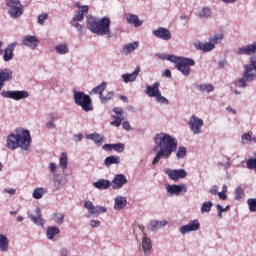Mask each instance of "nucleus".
I'll list each match as a JSON object with an SVG mask.
<instances>
[{"label": "nucleus", "instance_id": "obj_18", "mask_svg": "<svg viewBox=\"0 0 256 256\" xmlns=\"http://www.w3.org/2000/svg\"><path fill=\"white\" fill-rule=\"evenodd\" d=\"M16 46H17V43H12L5 48L4 54H3L4 61L8 62L14 58V50Z\"/></svg>", "mask_w": 256, "mask_h": 256}, {"label": "nucleus", "instance_id": "obj_27", "mask_svg": "<svg viewBox=\"0 0 256 256\" xmlns=\"http://www.w3.org/2000/svg\"><path fill=\"white\" fill-rule=\"evenodd\" d=\"M127 205V198L126 197H116L115 199V205L114 208L115 210H122L123 208H125Z\"/></svg>", "mask_w": 256, "mask_h": 256}, {"label": "nucleus", "instance_id": "obj_57", "mask_svg": "<svg viewBox=\"0 0 256 256\" xmlns=\"http://www.w3.org/2000/svg\"><path fill=\"white\" fill-rule=\"evenodd\" d=\"M82 140H83V135L82 134H75L74 135V141L81 142Z\"/></svg>", "mask_w": 256, "mask_h": 256}, {"label": "nucleus", "instance_id": "obj_41", "mask_svg": "<svg viewBox=\"0 0 256 256\" xmlns=\"http://www.w3.org/2000/svg\"><path fill=\"white\" fill-rule=\"evenodd\" d=\"M46 193L44 188H36L33 191V198L35 199H41L43 197V195Z\"/></svg>", "mask_w": 256, "mask_h": 256}, {"label": "nucleus", "instance_id": "obj_30", "mask_svg": "<svg viewBox=\"0 0 256 256\" xmlns=\"http://www.w3.org/2000/svg\"><path fill=\"white\" fill-rule=\"evenodd\" d=\"M60 229L56 226L48 227L46 231V235L48 239H54L56 235H59Z\"/></svg>", "mask_w": 256, "mask_h": 256}, {"label": "nucleus", "instance_id": "obj_11", "mask_svg": "<svg viewBox=\"0 0 256 256\" xmlns=\"http://www.w3.org/2000/svg\"><path fill=\"white\" fill-rule=\"evenodd\" d=\"M1 95L4 98H10L14 100H20L29 97V93L27 91H2Z\"/></svg>", "mask_w": 256, "mask_h": 256}, {"label": "nucleus", "instance_id": "obj_43", "mask_svg": "<svg viewBox=\"0 0 256 256\" xmlns=\"http://www.w3.org/2000/svg\"><path fill=\"white\" fill-rule=\"evenodd\" d=\"M200 18H207L211 16V9L204 7L200 12H198Z\"/></svg>", "mask_w": 256, "mask_h": 256}, {"label": "nucleus", "instance_id": "obj_24", "mask_svg": "<svg viewBox=\"0 0 256 256\" xmlns=\"http://www.w3.org/2000/svg\"><path fill=\"white\" fill-rule=\"evenodd\" d=\"M140 71H141V68L137 67L132 74H124V75H122L123 81L125 83L134 82L137 79Z\"/></svg>", "mask_w": 256, "mask_h": 256}, {"label": "nucleus", "instance_id": "obj_6", "mask_svg": "<svg viewBox=\"0 0 256 256\" xmlns=\"http://www.w3.org/2000/svg\"><path fill=\"white\" fill-rule=\"evenodd\" d=\"M74 101L85 112L93 110L92 99L84 92H74Z\"/></svg>", "mask_w": 256, "mask_h": 256}, {"label": "nucleus", "instance_id": "obj_29", "mask_svg": "<svg viewBox=\"0 0 256 256\" xmlns=\"http://www.w3.org/2000/svg\"><path fill=\"white\" fill-rule=\"evenodd\" d=\"M87 139L95 142L96 145L101 146L104 142V137H101L98 133L89 134L86 136Z\"/></svg>", "mask_w": 256, "mask_h": 256}, {"label": "nucleus", "instance_id": "obj_15", "mask_svg": "<svg viewBox=\"0 0 256 256\" xmlns=\"http://www.w3.org/2000/svg\"><path fill=\"white\" fill-rule=\"evenodd\" d=\"M112 183V188L116 190L122 188L126 183H128V179L124 174H117Z\"/></svg>", "mask_w": 256, "mask_h": 256}, {"label": "nucleus", "instance_id": "obj_46", "mask_svg": "<svg viewBox=\"0 0 256 256\" xmlns=\"http://www.w3.org/2000/svg\"><path fill=\"white\" fill-rule=\"evenodd\" d=\"M113 97H114V92H108V93L106 94V96L102 95V96L100 97V101H101L102 103H107L108 101H111V100L113 99Z\"/></svg>", "mask_w": 256, "mask_h": 256}, {"label": "nucleus", "instance_id": "obj_1", "mask_svg": "<svg viewBox=\"0 0 256 256\" xmlns=\"http://www.w3.org/2000/svg\"><path fill=\"white\" fill-rule=\"evenodd\" d=\"M154 141L156 146L153 151H158L159 148L160 150L157 152L155 158L153 159L152 165H156L162 157L165 159L170 158L178 147V143L169 134H157L154 138Z\"/></svg>", "mask_w": 256, "mask_h": 256}, {"label": "nucleus", "instance_id": "obj_3", "mask_svg": "<svg viewBox=\"0 0 256 256\" xmlns=\"http://www.w3.org/2000/svg\"><path fill=\"white\" fill-rule=\"evenodd\" d=\"M87 28L95 34H98L100 36L104 35H110L111 30V20L109 17H103L100 20L92 17V16H87Z\"/></svg>", "mask_w": 256, "mask_h": 256}, {"label": "nucleus", "instance_id": "obj_19", "mask_svg": "<svg viewBox=\"0 0 256 256\" xmlns=\"http://www.w3.org/2000/svg\"><path fill=\"white\" fill-rule=\"evenodd\" d=\"M167 191L171 194H177L179 195L181 192L186 193L187 192V185L180 184V185H169L167 187Z\"/></svg>", "mask_w": 256, "mask_h": 256}, {"label": "nucleus", "instance_id": "obj_53", "mask_svg": "<svg viewBox=\"0 0 256 256\" xmlns=\"http://www.w3.org/2000/svg\"><path fill=\"white\" fill-rule=\"evenodd\" d=\"M74 27L76 28V30L78 31V33L83 34L84 32V27L80 24V23H75Z\"/></svg>", "mask_w": 256, "mask_h": 256}, {"label": "nucleus", "instance_id": "obj_42", "mask_svg": "<svg viewBox=\"0 0 256 256\" xmlns=\"http://www.w3.org/2000/svg\"><path fill=\"white\" fill-rule=\"evenodd\" d=\"M212 207H213V202H211V201L204 202L201 206V213L211 211Z\"/></svg>", "mask_w": 256, "mask_h": 256}, {"label": "nucleus", "instance_id": "obj_32", "mask_svg": "<svg viewBox=\"0 0 256 256\" xmlns=\"http://www.w3.org/2000/svg\"><path fill=\"white\" fill-rule=\"evenodd\" d=\"M0 249L2 251H8L9 249V240L7 238V236L1 234L0 235Z\"/></svg>", "mask_w": 256, "mask_h": 256}, {"label": "nucleus", "instance_id": "obj_25", "mask_svg": "<svg viewBox=\"0 0 256 256\" xmlns=\"http://www.w3.org/2000/svg\"><path fill=\"white\" fill-rule=\"evenodd\" d=\"M125 18L129 24H133L134 27H140L143 25V22L139 19L137 15L127 14Z\"/></svg>", "mask_w": 256, "mask_h": 256}, {"label": "nucleus", "instance_id": "obj_9", "mask_svg": "<svg viewBox=\"0 0 256 256\" xmlns=\"http://www.w3.org/2000/svg\"><path fill=\"white\" fill-rule=\"evenodd\" d=\"M84 207L88 210L89 215L91 216H99L102 213L107 212V208L103 206H96L93 204L92 201H85Z\"/></svg>", "mask_w": 256, "mask_h": 256}, {"label": "nucleus", "instance_id": "obj_49", "mask_svg": "<svg viewBox=\"0 0 256 256\" xmlns=\"http://www.w3.org/2000/svg\"><path fill=\"white\" fill-rule=\"evenodd\" d=\"M113 150L122 153L125 150V145L123 143L113 144Z\"/></svg>", "mask_w": 256, "mask_h": 256}, {"label": "nucleus", "instance_id": "obj_40", "mask_svg": "<svg viewBox=\"0 0 256 256\" xmlns=\"http://www.w3.org/2000/svg\"><path fill=\"white\" fill-rule=\"evenodd\" d=\"M197 88L201 91V92H212L215 88L213 87V85L211 84H202V85H198Z\"/></svg>", "mask_w": 256, "mask_h": 256}, {"label": "nucleus", "instance_id": "obj_36", "mask_svg": "<svg viewBox=\"0 0 256 256\" xmlns=\"http://www.w3.org/2000/svg\"><path fill=\"white\" fill-rule=\"evenodd\" d=\"M142 248H143V251L145 253H147V251H151V249H152V240L150 238H143Z\"/></svg>", "mask_w": 256, "mask_h": 256}, {"label": "nucleus", "instance_id": "obj_20", "mask_svg": "<svg viewBox=\"0 0 256 256\" xmlns=\"http://www.w3.org/2000/svg\"><path fill=\"white\" fill-rule=\"evenodd\" d=\"M159 87H160V83L155 82L153 84V86H147L145 93L150 97H155L156 98L158 95L161 94V91H160Z\"/></svg>", "mask_w": 256, "mask_h": 256}, {"label": "nucleus", "instance_id": "obj_45", "mask_svg": "<svg viewBox=\"0 0 256 256\" xmlns=\"http://www.w3.org/2000/svg\"><path fill=\"white\" fill-rule=\"evenodd\" d=\"M247 204L249 206V210L251 212H256V198H250L247 200Z\"/></svg>", "mask_w": 256, "mask_h": 256}, {"label": "nucleus", "instance_id": "obj_21", "mask_svg": "<svg viewBox=\"0 0 256 256\" xmlns=\"http://www.w3.org/2000/svg\"><path fill=\"white\" fill-rule=\"evenodd\" d=\"M23 44L26 45L27 47L31 48V49H34V48L38 47L39 40L35 36L28 35L24 38Z\"/></svg>", "mask_w": 256, "mask_h": 256}, {"label": "nucleus", "instance_id": "obj_22", "mask_svg": "<svg viewBox=\"0 0 256 256\" xmlns=\"http://www.w3.org/2000/svg\"><path fill=\"white\" fill-rule=\"evenodd\" d=\"M90 7L85 5L82 6L79 11L76 12L75 16L73 17L74 21H83L85 18V15L89 13Z\"/></svg>", "mask_w": 256, "mask_h": 256}, {"label": "nucleus", "instance_id": "obj_59", "mask_svg": "<svg viewBox=\"0 0 256 256\" xmlns=\"http://www.w3.org/2000/svg\"><path fill=\"white\" fill-rule=\"evenodd\" d=\"M46 127L48 129H54V128H56V124L52 121H49V122L46 123Z\"/></svg>", "mask_w": 256, "mask_h": 256}, {"label": "nucleus", "instance_id": "obj_44", "mask_svg": "<svg viewBox=\"0 0 256 256\" xmlns=\"http://www.w3.org/2000/svg\"><path fill=\"white\" fill-rule=\"evenodd\" d=\"M243 196H245V191H243L242 187H237L235 190V199L241 200L243 199Z\"/></svg>", "mask_w": 256, "mask_h": 256}, {"label": "nucleus", "instance_id": "obj_47", "mask_svg": "<svg viewBox=\"0 0 256 256\" xmlns=\"http://www.w3.org/2000/svg\"><path fill=\"white\" fill-rule=\"evenodd\" d=\"M176 155L178 158H184L187 155V148L180 146Z\"/></svg>", "mask_w": 256, "mask_h": 256}, {"label": "nucleus", "instance_id": "obj_14", "mask_svg": "<svg viewBox=\"0 0 256 256\" xmlns=\"http://www.w3.org/2000/svg\"><path fill=\"white\" fill-rule=\"evenodd\" d=\"M166 174L169 176V178L175 182L179 181L180 178H186L187 177V171L184 169H178V170H167Z\"/></svg>", "mask_w": 256, "mask_h": 256}, {"label": "nucleus", "instance_id": "obj_4", "mask_svg": "<svg viewBox=\"0 0 256 256\" xmlns=\"http://www.w3.org/2000/svg\"><path fill=\"white\" fill-rule=\"evenodd\" d=\"M162 60H169L175 63L176 68L184 75L189 76L191 74V68L189 66H195V60L185 57H177L174 55H163Z\"/></svg>", "mask_w": 256, "mask_h": 256}, {"label": "nucleus", "instance_id": "obj_12", "mask_svg": "<svg viewBox=\"0 0 256 256\" xmlns=\"http://www.w3.org/2000/svg\"><path fill=\"white\" fill-rule=\"evenodd\" d=\"M188 124L194 134H199L201 132V126H203V121L197 118V116L192 115Z\"/></svg>", "mask_w": 256, "mask_h": 256}, {"label": "nucleus", "instance_id": "obj_37", "mask_svg": "<svg viewBox=\"0 0 256 256\" xmlns=\"http://www.w3.org/2000/svg\"><path fill=\"white\" fill-rule=\"evenodd\" d=\"M139 42L130 43L128 45H125L123 47V50L126 52V54L132 53L134 50L138 49Z\"/></svg>", "mask_w": 256, "mask_h": 256}, {"label": "nucleus", "instance_id": "obj_64", "mask_svg": "<svg viewBox=\"0 0 256 256\" xmlns=\"http://www.w3.org/2000/svg\"><path fill=\"white\" fill-rule=\"evenodd\" d=\"M60 255H61V256H68V251H67V249L62 248V249L60 250Z\"/></svg>", "mask_w": 256, "mask_h": 256}, {"label": "nucleus", "instance_id": "obj_17", "mask_svg": "<svg viewBox=\"0 0 256 256\" xmlns=\"http://www.w3.org/2000/svg\"><path fill=\"white\" fill-rule=\"evenodd\" d=\"M153 35L162 40H170L172 38L171 32L165 28H158L154 30Z\"/></svg>", "mask_w": 256, "mask_h": 256}, {"label": "nucleus", "instance_id": "obj_7", "mask_svg": "<svg viewBox=\"0 0 256 256\" xmlns=\"http://www.w3.org/2000/svg\"><path fill=\"white\" fill-rule=\"evenodd\" d=\"M8 14L12 19H18L24 13V7L20 0H7Z\"/></svg>", "mask_w": 256, "mask_h": 256}, {"label": "nucleus", "instance_id": "obj_55", "mask_svg": "<svg viewBox=\"0 0 256 256\" xmlns=\"http://www.w3.org/2000/svg\"><path fill=\"white\" fill-rule=\"evenodd\" d=\"M102 148H103L105 151H112V150H114L113 144H105V145H103Z\"/></svg>", "mask_w": 256, "mask_h": 256}, {"label": "nucleus", "instance_id": "obj_13", "mask_svg": "<svg viewBox=\"0 0 256 256\" xmlns=\"http://www.w3.org/2000/svg\"><path fill=\"white\" fill-rule=\"evenodd\" d=\"M200 227L199 220H192L187 225L181 227L180 233L185 235L186 233H191V231H199Z\"/></svg>", "mask_w": 256, "mask_h": 256}, {"label": "nucleus", "instance_id": "obj_61", "mask_svg": "<svg viewBox=\"0 0 256 256\" xmlns=\"http://www.w3.org/2000/svg\"><path fill=\"white\" fill-rule=\"evenodd\" d=\"M218 196L222 200H226L227 199V194L225 192H219Z\"/></svg>", "mask_w": 256, "mask_h": 256}, {"label": "nucleus", "instance_id": "obj_39", "mask_svg": "<svg viewBox=\"0 0 256 256\" xmlns=\"http://www.w3.org/2000/svg\"><path fill=\"white\" fill-rule=\"evenodd\" d=\"M55 50L58 54L60 55H64L67 54L69 52V48L67 45L65 44H59L55 47Z\"/></svg>", "mask_w": 256, "mask_h": 256}, {"label": "nucleus", "instance_id": "obj_34", "mask_svg": "<svg viewBox=\"0 0 256 256\" xmlns=\"http://www.w3.org/2000/svg\"><path fill=\"white\" fill-rule=\"evenodd\" d=\"M166 225H168V222L165 220L162 221H152L150 223V227L153 231H155V229H161V227H165Z\"/></svg>", "mask_w": 256, "mask_h": 256}, {"label": "nucleus", "instance_id": "obj_8", "mask_svg": "<svg viewBox=\"0 0 256 256\" xmlns=\"http://www.w3.org/2000/svg\"><path fill=\"white\" fill-rule=\"evenodd\" d=\"M223 40V34H217L214 37L209 39L207 43H197L195 47L197 50H202L204 52H209L215 49V44L221 42Z\"/></svg>", "mask_w": 256, "mask_h": 256}, {"label": "nucleus", "instance_id": "obj_23", "mask_svg": "<svg viewBox=\"0 0 256 256\" xmlns=\"http://www.w3.org/2000/svg\"><path fill=\"white\" fill-rule=\"evenodd\" d=\"M256 53V43L238 49V55H253Z\"/></svg>", "mask_w": 256, "mask_h": 256}, {"label": "nucleus", "instance_id": "obj_58", "mask_svg": "<svg viewBox=\"0 0 256 256\" xmlns=\"http://www.w3.org/2000/svg\"><path fill=\"white\" fill-rule=\"evenodd\" d=\"M113 112H114L116 115H120V116H122V114H123V110H122L121 108H119V107L114 108V109H113Z\"/></svg>", "mask_w": 256, "mask_h": 256}, {"label": "nucleus", "instance_id": "obj_33", "mask_svg": "<svg viewBox=\"0 0 256 256\" xmlns=\"http://www.w3.org/2000/svg\"><path fill=\"white\" fill-rule=\"evenodd\" d=\"M59 166L62 170L67 169V167H68V155H67V153L63 152L61 154V157L59 159Z\"/></svg>", "mask_w": 256, "mask_h": 256}, {"label": "nucleus", "instance_id": "obj_60", "mask_svg": "<svg viewBox=\"0 0 256 256\" xmlns=\"http://www.w3.org/2000/svg\"><path fill=\"white\" fill-rule=\"evenodd\" d=\"M218 191H219V188L217 186H213L212 188H210V193L212 195H217Z\"/></svg>", "mask_w": 256, "mask_h": 256}, {"label": "nucleus", "instance_id": "obj_26", "mask_svg": "<svg viewBox=\"0 0 256 256\" xmlns=\"http://www.w3.org/2000/svg\"><path fill=\"white\" fill-rule=\"evenodd\" d=\"M120 163H121V157L120 156H116V155L108 156L104 160V165L106 167H110L113 164L118 165Z\"/></svg>", "mask_w": 256, "mask_h": 256}, {"label": "nucleus", "instance_id": "obj_5", "mask_svg": "<svg viewBox=\"0 0 256 256\" xmlns=\"http://www.w3.org/2000/svg\"><path fill=\"white\" fill-rule=\"evenodd\" d=\"M244 73H243V77L236 80L234 82V84L237 87H247V82H251L253 81V79H255L256 76V57L252 56L250 58V64L245 65L244 66Z\"/></svg>", "mask_w": 256, "mask_h": 256}, {"label": "nucleus", "instance_id": "obj_54", "mask_svg": "<svg viewBox=\"0 0 256 256\" xmlns=\"http://www.w3.org/2000/svg\"><path fill=\"white\" fill-rule=\"evenodd\" d=\"M49 168L52 173H55L57 171V164L55 162H51Z\"/></svg>", "mask_w": 256, "mask_h": 256}, {"label": "nucleus", "instance_id": "obj_28", "mask_svg": "<svg viewBox=\"0 0 256 256\" xmlns=\"http://www.w3.org/2000/svg\"><path fill=\"white\" fill-rule=\"evenodd\" d=\"M93 186L96 187L97 189H108L111 186V182L109 180H98L97 182L93 183Z\"/></svg>", "mask_w": 256, "mask_h": 256}, {"label": "nucleus", "instance_id": "obj_51", "mask_svg": "<svg viewBox=\"0 0 256 256\" xmlns=\"http://www.w3.org/2000/svg\"><path fill=\"white\" fill-rule=\"evenodd\" d=\"M48 19V14H41L40 16H38V23L40 25H44L45 20Z\"/></svg>", "mask_w": 256, "mask_h": 256}, {"label": "nucleus", "instance_id": "obj_31", "mask_svg": "<svg viewBox=\"0 0 256 256\" xmlns=\"http://www.w3.org/2000/svg\"><path fill=\"white\" fill-rule=\"evenodd\" d=\"M106 89H107V83L102 82L99 86H96L94 89H92L91 93L99 94V98H100Z\"/></svg>", "mask_w": 256, "mask_h": 256}, {"label": "nucleus", "instance_id": "obj_56", "mask_svg": "<svg viewBox=\"0 0 256 256\" xmlns=\"http://www.w3.org/2000/svg\"><path fill=\"white\" fill-rule=\"evenodd\" d=\"M122 127H123L125 130H127V131H129V130L132 129L130 123L127 122V121H125V122L122 123Z\"/></svg>", "mask_w": 256, "mask_h": 256}, {"label": "nucleus", "instance_id": "obj_10", "mask_svg": "<svg viewBox=\"0 0 256 256\" xmlns=\"http://www.w3.org/2000/svg\"><path fill=\"white\" fill-rule=\"evenodd\" d=\"M28 219H30L35 225H40V227H44L45 225L43 214L39 207H36L32 214L28 213Z\"/></svg>", "mask_w": 256, "mask_h": 256}, {"label": "nucleus", "instance_id": "obj_62", "mask_svg": "<svg viewBox=\"0 0 256 256\" xmlns=\"http://www.w3.org/2000/svg\"><path fill=\"white\" fill-rule=\"evenodd\" d=\"M164 76L167 78H172V72L169 69H166L164 72Z\"/></svg>", "mask_w": 256, "mask_h": 256}, {"label": "nucleus", "instance_id": "obj_2", "mask_svg": "<svg viewBox=\"0 0 256 256\" xmlns=\"http://www.w3.org/2000/svg\"><path fill=\"white\" fill-rule=\"evenodd\" d=\"M32 142L31 134L29 130H22L15 133H11L7 137L6 147L10 150H15L20 147L22 150L28 151Z\"/></svg>", "mask_w": 256, "mask_h": 256}, {"label": "nucleus", "instance_id": "obj_38", "mask_svg": "<svg viewBox=\"0 0 256 256\" xmlns=\"http://www.w3.org/2000/svg\"><path fill=\"white\" fill-rule=\"evenodd\" d=\"M252 136H253L252 131H249L248 133H244L242 135V143L247 144L248 142H251V141L256 142V138L255 137L253 138Z\"/></svg>", "mask_w": 256, "mask_h": 256}, {"label": "nucleus", "instance_id": "obj_50", "mask_svg": "<svg viewBox=\"0 0 256 256\" xmlns=\"http://www.w3.org/2000/svg\"><path fill=\"white\" fill-rule=\"evenodd\" d=\"M157 102L162 103V104H169V100L167 98H165L164 96H162V93L160 92V94L156 97Z\"/></svg>", "mask_w": 256, "mask_h": 256}, {"label": "nucleus", "instance_id": "obj_35", "mask_svg": "<svg viewBox=\"0 0 256 256\" xmlns=\"http://www.w3.org/2000/svg\"><path fill=\"white\" fill-rule=\"evenodd\" d=\"M52 217H53V221L57 223V225H62V223H64L65 214L55 212L53 213Z\"/></svg>", "mask_w": 256, "mask_h": 256}, {"label": "nucleus", "instance_id": "obj_63", "mask_svg": "<svg viewBox=\"0 0 256 256\" xmlns=\"http://www.w3.org/2000/svg\"><path fill=\"white\" fill-rule=\"evenodd\" d=\"M49 117H50L51 120H58V119H59L58 114H55V113H51V114L49 115Z\"/></svg>", "mask_w": 256, "mask_h": 256}, {"label": "nucleus", "instance_id": "obj_48", "mask_svg": "<svg viewBox=\"0 0 256 256\" xmlns=\"http://www.w3.org/2000/svg\"><path fill=\"white\" fill-rule=\"evenodd\" d=\"M114 121L111 122L112 126L119 127L122 124L123 119L119 116L113 115Z\"/></svg>", "mask_w": 256, "mask_h": 256}, {"label": "nucleus", "instance_id": "obj_52", "mask_svg": "<svg viewBox=\"0 0 256 256\" xmlns=\"http://www.w3.org/2000/svg\"><path fill=\"white\" fill-rule=\"evenodd\" d=\"M90 225H91L92 229H96V227H100L101 222L99 220H91Z\"/></svg>", "mask_w": 256, "mask_h": 256}, {"label": "nucleus", "instance_id": "obj_16", "mask_svg": "<svg viewBox=\"0 0 256 256\" xmlns=\"http://www.w3.org/2000/svg\"><path fill=\"white\" fill-rule=\"evenodd\" d=\"M13 78V71L10 69L0 70V91L2 90L5 82Z\"/></svg>", "mask_w": 256, "mask_h": 256}]
</instances>
